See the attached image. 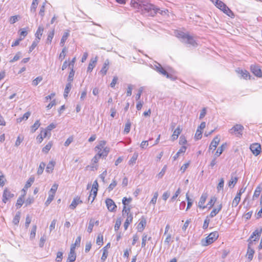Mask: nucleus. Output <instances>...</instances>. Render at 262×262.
I'll use <instances>...</instances> for the list:
<instances>
[{"instance_id":"f257e3e1","label":"nucleus","mask_w":262,"mask_h":262,"mask_svg":"<svg viewBox=\"0 0 262 262\" xmlns=\"http://www.w3.org/2000/svg\"><path fill=\"white\" fill-rule=\"evenodd\" d=\"M145 11L152 16L155 15L157 13L162 14L163 11L160 12V9L157 8L155 5L149 3L147 1H144L141 11Z\"/></svg>"},{"instance_id":"f03ea898","label":"nucleus","mask_w":262,"mask_h":262,"mask_svg":"<svg viewBox=\"0 0 262 262\" xmlns=\"http://www.w3.org/2000/svg\"><path fill=\"white\" fill-rule=\"evenodd\" d=\"M219 234L217 231L211 232L205 238L201 241L203 246H207L214 243L219 237Z\"/></svg>"},{"instance_id":"7ed1b4c3","label":"nucleus","mask_w":262,"mask_h":262,"mask_svg":"<svg viewBox=\"0 0 262 262\" xmlns=\"http://www.w3.org/2000/svg\"><path fill=\"white\" fill-rule=\"evenodd\" d=\"M106 151L103 153L96 154L92 159V165L88 166L87 168H89L91 171L96 170L98 169V163L100 158H106Z\"/></svg>"},{"instance_id":"20e7f679","label":"nucleus","mask_w":262,"mask_h":262,"mask_svg":"<svg viewBox=\"0 0 262 262\" xmlns=\"http://www.w3.org/2000/svg\"><path fill=\"white\" fill-rule=\"evenodd\" d=\"M106 142L104 140L100 141L98 145L95 147V150L97 152V154L103 153L106 151V157L107 156L110 149L108 147L106 146Z\"/></svg>"},{"instance_id":"39448f33","label":"nucleus","mask_w":262,"mask_h":262,"mask_svg":"<svg viewBox=\"0 0 262 262\" xmlns=\"http://www.w3.org/2000/svg\"><path fill=\"white\" fill-rule=\"evenodd\" d=\"M99 185L97 180L94 181L92 187L88 197V200L92 203L95 199L97 191L98 190Z\"/></svg>"},{"instance_id":"423d86ee","label":"nucleus","mask_w":262,"mask_h":262,"mask_svg":"<svg viewBox=\"0 0 262 262\" xmlns=\"http://www.w3.org/2000/svg\"><path fill=\"white\" fill-rule=\"evenodd\" d=\"M244 126L241 124L234 125L230 130V133L237 137H241L243 134Z\"/></svg>"},{"instance_id":"0eeeda50","label":"nucleus","mask_w":262,"mask_h":262,"mask_svg":"<svg viewBox=\"0 0 262 262\" xmlns=\"http://www.w3.org/2000/svg\"><path fill=\"white\" fill-rule=\"evenodd\" d=\"M132 201V198L131 197L126 198L124 197L122 199V202L123 205L122 213L124 212H128L130 211L131 207L130 206V204Z\"/></svg>"},{"instance_id":"6e6552de","label":"nucleus","mask_w":262,"mask_h":262,"mask_svg":"<svg viewBox=\"0 0 262 262\" xmlns=\"http://www.w3.org/2000/svg\"><path fill=\"white\" fill-rule=\"evenodd\" d=\"M13 196L14 194L11 192L9 189L5 188L3 193L2 201L4 203L6 204Z\"/></svg>"},{"instance_id":"1a4fd4ad","label":"nucleus","mask_w":262,"mask_h":262,"mask_svg":"<svg viewBox=\"0 0 262 262\" xmlns=\"http://www.w3.org/2000/svg\"><path fill=\"white\" fill-rule=\"evenodd\" d=\"M262 233V227H260L259 228H257L253 231V232L251 235L249 241V244H251L252 241H257L258 240L261 234Z\"/></svg>"},{"instance_id":"9d476101","label":"nucleus","mask_w":262,"mask_h":262,"mask_svg":"<svg viewBox=\"0 0 262 262\" xmlns=\"http://www.w3.org/2000/svg\"><path fill=\"white\" fill-rule=\"evenodd\" d=\"M123 215H126V218L125 222L124 223L123 226L124 230H126L127 229L129 225L132 223L133 220V215L130 211L128 212H124L122 213Z\"/></svg>"},{"instance_id":"9b49d317","label":"nucleus","mask_w":262,"mask_h":262,"mask_svg":"<svg viewBox=\"0 0 262 262\" xmlns=\"http://www.w3.org/2000/svg\"><path fill=\"white\" fill-rule=\"evenodd\" d=\"M105 204L108 210L110 212H115L117 210V205L114 201L110 198L105 200Z\"/></svg>"},{"instance_id":"f8f14e48","label":"nucleus","mask_w":262,"mask_h":262,"mask_svg":"<svg viewBox=\"0 0 262 262\" xmlns=\"http://www.w3.org/2000/svg\"><path fill=\"white\" fill-rule=\"evenodd\" d=\"M250 69L251 72L257 77H262V70L259 66L257 64H252L250 66Z\"/></svg>"},{"instance_id":"ddd939ff","label":"nucleus","mask_w":262,"mask_h":262,"mask_svg":"<svg viewBox=\"0 0 262 262\" xmlns=\"http://www.w3.org/2000/svg\"><path fill=\"white\" fill-rule=\"evenodd\" d=\"M245 189L241 188L237 193L234 199L232 200L231 204L232 207H236L238 205L241 199V195L242 193L245 192Z\"/></svg>"},{"instance_id":"4468645a","label":"nucleus","mask_w":262,"mask_h":262,"mask_svg":"<svg viewBox=\"0 0 262 262\" xmlns=\"http://www.w3.org/2000/svg\"><path fill=\"white\" fill-rule=\"evenodd\" d=\"M250 149L252 154L255 156H258L261 151V145L257 143L252 144L250 146Z\"/></svg>"},{"instance_id":"2eb2a0df","label":"nucleus","mask_w":262,"mask_h":262,"mask_svg":"<svg viewBox=\"0 0 262 262\" xmlns=\"http://www.w3.org/2000/svg\"><path fill=\"white\" fill-rule=\"evenodd\" d=\"M82 203L83 201L80 196L77 195L73 198L71 204L69 205V208L71 209L74 210L78 205L81 204Z\"/></svg>"},{"instance_id":"dca6fc26","label":"nucleus","mask_w":262,"mask_h":262,"mask_svg":"<svg viewBox=\"0 0 262 262\" xmlns=\"http://www.w3.org/2000/svg\"><path fill=\"white\" fill-rule=\"evenodd\" d=\"M208 198V194L206 192L203 193L199 200L198 202V207L202 209H204L207 207L206 205H205V203L206 200Z\"/></svg>"},{"instance_id":"f3484780","label":"nucleus","mask_w":262,"mask_h":262,"mask_svg":"<svg viewBox=\"0 0 262 262\" xmlns=\"http://www.w3.org/2000/svg\"><path fill=\"white\" fill-rule=\"evenodd\" d=\"M223 208V204L222 203H220L217 204L215 206H214L212 210L211 211L209 217L212 218L215 216L222 210Z\"/></svg>"},{"instance_id":"a211bd4d","label":"nucleus","mask_w":262,"mask_h":262,"mask_svg":"<svg viewBox=\"0 0 262 262\" xmlns=\"http://www.w3.org/2000/svg\"><path fill=\"white\" fill-rule=\"evenodd\" d=\"M144 1L142 0H131L130 6L134 9L138 10H142V6L143 5Z\"/></svg>"},{"instance_id":"6ab92c4d","label":"nucleus","mask_w":262,"mask_h":262,"mask_svg":"<svg viewBox=\"0 0 262 262\" xmlns=\"http://www.w3.org/2000/svg\"><path fill=\"white\" fill-rule=\"evenodd\" d=\"M98 61V57L95 56V57L91 58L88 68L87 72L91 73L94 68L96 67Z\"/></svg>"},{"instance_id":"aec40b11","label":"nucleus","mask_w":262,"mask_h":262,"mask_svg":"<svg viewBox=\"0 0 262 262\" xmlns=\"http://www.w3.org/2000/svg\"><path fill=\"white\" fill-rule=\"evenodd\" d=\"M146 225V219L145 216H142L139 220V222L137 225V229L138 232H142L145 229Z\"/></svg>"},{"instance_id":"412c9836","label":"nucleus","mask_w":262,"mask_h":262,"mask_svg":"<svg viewBox=\"0 0 262 262\" xmlns=\"http://www.w3.org/2000/svg\"><path fill=\"white\" fill-rule=\"evenodd\" d=\"M236 72L239 74L241 77L244 79H250L251 78L250 73L246 70L238 68L236 70Z\"/></svg>"},{"instance_id":"4be33fe9","label":"nucleus","mask_w":262,"mask_h":262,"mask_svg":"<svg viewBox=\"0 0 262 262\" xmlns=\"http://www.w3.org/2000/svg\"><path fill=\"white\" fill-rule=\"evenodd\" d=\"M220 142V137L219 135L216 136L211 142L209 146V150L214 151Z\"/></svg>"},{"instance_id":"5701e85b","label":"nucleus","mask_w":262,"mask_h":262,"mask_svg":"<svg viewBox=\"0 0 262 262\" xmlns=\"http://www.w3.org/2000/svg\"><path fill=\"white\" fill-rule=\"evenodd\" d=\"M182 132V127L181 126H178L173 132V133L171 136V139L172 141L176 140L179 135Z\"/></svg>"},{"instance_id":"b1692460","label":"nucleus","mask_w":262,"mask_h":262,"mask_svg":"<svg viewBox=\"0 0 262 262\" xmlns=\"http://www.w3.org/2000/svg\"><path fill=\"white\" fill-rule=\"evenodd\" d=\"M110 63V62L109 60L106 59L105 61L102 68H101V69L100 71V73L102 75V76H104L106 74L107 72L109 69Z\"/></svg>"},{"instance_id":"393cba45","label":"nucleus","mask_w":262,"mask_h":262,"mask_svg":"<svg viewBox=\"0 0 262 262\" xmlns=\"http://www.w3.org/2000/svg\"><path fill=\"white\" fill-rule=\"evenodd\" d=\"M76 258V254L75 250L70 248V251L68 254L67 262H74Z\"/></svg>"},{"instance_id":"a878e982","label":"nucleus","mask_w":262,"mask_h":262,"mask_svg":"<svg viewBox=\"0 0 262 262\" xmlns=\"http://www.w3.org/2000/svg\"><path fill=\"white\" fill-rule=\"evenodd\" d=\"M187 149V146H181L176 155L172 157L173 160H177L181 155L184 154Z\"/></svg>"},{"instance_id":"bb28decb","label":"nucleus","mask_w":262,"mask_h":262,"mask_svg":"<svg viewBox=\"0 0 262 262\" xmlns=\"http://www.w3.org/2000/svg\"><path fill=\"white\" fill-rule=\"evenodd\" d=\"M44 28L42 26H40L38 27L36 32L35 33V39L40 41L41 37L43 34Z\"/></svg>"},{"instance_id":"cd10ccee","label":"nucleus","mask_w":262,"mask_h":262,"mask_svg":"<svg viewBox=\"0 0 262 262\" xmlns=\"http://www.w3.org/2000/svg\"><path fill=\"white\" fill-rule=\"evenodd\" d=\"M95 224L96 225H98L99 221H95L94 219H91L90 220L89 224L87 229V231L89 233L92 232Z\"/></svg>"},{"instance_id":"c85d7f7f","label":"nucleus","mask_w":262,"mask_h":262,"mask_svg":"<svg viewBox=\"0 0 262 262\" xmlns=\"http://www.w3.org/2000/svg\"><path fill=\"white\" fill-rule=\"evenodd\" d=\"M218 9L220 10H222L224 9V7L226 6V5L223 3L222 1L220 0H210Z\"/></svg>"},{"instance_id":"c756f323","label":"nucleus","mask_w":262,"mask_h":262,"mask_svg":"<svg viewBox=\"0 0 262 262\" xmlns=\"http://www.w3.org/2000/svg\"><path fill=\"white\" fill-rule=\"evenodd\" d=\"M262 191V184H259L255 188L252 196L253 199H257Z\"/></svg>"},{"instance_id":"7c9ffc66","label":"nucleus","mask_w":262,"mask_h":262,"mask_svg":"<svg viewBox=\"0 0 262 262\" xmlns=\"http://www.w3.org/2000/svg\"><path fill=\"white\" fill-rule=\"evenodd\" d=\"M238 181V177L233 174L231 175V179L228 183V185L230 188H233Z\"/></svg>"},{"instance_id":"2f4dec72","label":"nucleus","mask_w":262,"mask_h":262,"mask_svg":"<svg viewBox=\"0 0 262 262\" xmlns=\"http://www.w3.org/2000/svg\"><path fill=\"white\" fill-rule=\"evenodd\" d=\"M47 137H48L47 134L41 129L40 133L36 137V141L38 143H41L43 141V139Z\"/></svg>"},{"instance_id":"473e14b6","label":"nucleus","mask_w":262,"mask_h":262,"mask_svg":"<svg viewBox=\"0 0 262 262\" xmlns=\"http://www.w3.org/2000/svg\"><path fill=\"white\" fill-rule=\"evenodd\" d=\"M175 33L177 37L183 39H186L187 37H189V35L188 33H185L181 31H177Z\"/></svg>"},{"instance_id":"72a5a7b5","label":"nucleus","mask_w":262,"mask_h":262,"mask_svg":"<svg viewBox=\"0 0 262 262\" xmlns=\"http://www.w3.org/2000/svg\"><path fill=\"white\" fill-rule=\"evenodd\" d=\"M56 127V124L52 123L50 124H49L46 128L41 129L44 132H46L47 134V135L48 136V137H50L51 136V131L54 129Z\"/></svg>"},{"instance_id":"f704fd0d","label":"nucleus","mask_w":262,"mask_h":262,"mask_svg":"<svg viewBox=\"0 0 262 262\" xmlns=\"http://www.w3.org/2000/svg\"><path fill=\"white\" fill-rule=\"evenodd\" d=\"M227 146V144L226 143L222 144L216 150L214 154V156L215 157H219L225 150L226 147Z\"/></svg>"},{"instance_id":"c9c22d12","label":"nucleus","mask_w":262,"mask_h":262,"mask_svg":"<svg viewBox=\"0 0 262 262\" xmlns=\"http://www.w3.org/2000/svg\"><path fill=\"white\" fill-rule=\"evenodd\" d=\"M222 11L232 18L234 17V13L227 6V5L224 7V9L222 10Z\"/></svg>"},{"instance_id":"e433bc0d","label":"nucleus","mask_w":262,"mask_h":262,"mask_svg":"<svg viewBox=\"0 0 262 262\" xmlns=\"http://www.w3.org/2000/svg\"><path fill=\"white\" fill-rule=\"evenodd\" d=\"M28 32V28L20 29L18 31L19 38L23 40L27 35Z\"/></svg>"},{"instance_id":"4c0bfd02","label":"nucleus","mask_w":262,"mask_h":262,"mask_svg":"<svg viewBox=\"0 0 262 262\" xmlns=\"http://www.w3.org/2000/svg\"><path fill=\"white\" fill-rule=\"evenodd\" d=\"M254 253V250L250 248V245L249 244L246 256L249 260H251L252 259Z\"/></svg>"},{"instance_id":"58836bf2","label":"nucleus","mask_w":262,"mask_h":262,"mask_svg":"<svg viewBox=\"0 0 262 262\" xmlns=\"http://www.w3.org/2000/svg\"><path fill=\"white\" fill-rule=\"evenodd\" d=\"M25 198L23 196H20L18 197L15 204V206L17 209L20 208L24 204H25Z\"/></svg>"},{"instance_id":"ea45409f","label":"nucleus","mask_w":262,"mask_h":262,"mask_svg":"<svg viewBox=\"0 0 262 262\" xmlns=\"http://www.w3.org/2000/svg\"><path fill=\"white\" fill-rule=\"evenodd\" d=\"M53 142L52 141H49L42 148V151L45 154L49 152L50 150L51 149L53 146Z\"/></svg>"},{"instance_id":"a19ab883","label":"nucleus","mask_w":262,"mask_h":262,"mask_svg":"<svg viewBox=\"0 0 262 262\" xmlns=\"http://www.w3.org/2000/svg\"><path fill=\"white\" fill-rule=\"evenodd\" d=\"M55 165V162L53 161H51L48 164L47 166L46 167V171L48 173H51V172H52V171H53V170L54 169Z\"/></svg>"},{"instance_id":"79ce46f5","label":"nucleus","mask_w":262,"mask_h":262,"mask_svg":"<svg viewBox=\"0 0 262 262\" xmlns=\"http://www.w3.org/2000/svg\"><path fill=\"white\" fill-rule=\"evenodd\" d=\"M216 201H217V198L216 196H211L210 198L209 201H208V203L206 205L207 207H208V208L209 209L212 208L213 207L214 205L215 204V203H216Z\"/></svg>"},{"instance_id":"37998d69","label":"nucleus","mask_w":262,"mask_h":262,"mask_svg":"<svg viewBox=\"0 0 262 262\" xmlns=\"http://www.w3.org/2000/svg\"><path fill=\"white\" fill-rule=\"evenodd\" d=\"M179 144L181 146H187V147H188V142H187V140L185 136L182 135L180 137Z\"/></svg>"},{"instance_id":"c03bdc74","label":"nucleus","mask_w":262,"mask_h":262,"mask_svg":"<svg viewBox=\"0 0 262 262\" xmlns=\"http://www.w3.org/2000/svg\"><path fill=\"white\" fill-rule=\"evenodd\" d=\"M35 178L33 176L30 177L27 181L24 187L25 188H29L34 182Z\"/></svg>"},{"instance_id":"a18cd8bd","label":"nucleus","mask_w":262,"mask_h":262,"mask_svg":"<svg viewBox=\"0 0 262 262\" xmlns=\"http://www.w3.org/2000/svg\"><path fill=\"white\" fill-rule=\"evenodd\" d=\"M30 115L31 113L30 112H27L25 113L23 117L18 118L16 119L17 122L20 123L23 120H27L30 116Z\"/></svg>"},{"instance_id":"49530a36","label":"nucleus","mask_w":262,"mask_h":262,"mask_svg":"<svg viewBox=\"0 0 262 262\" xmlns=\"http://www.w3.org/2000/svg\"><path fill=\"white\" fill-rule=\"evenodd\" d=\"M80 243H81V237L80 236H78L75 241V243L74 244H72L71 246V249H74L75 250V249H76V247H79L80 245Z\"/></svg>"},{"instance_id":"de8ad7c7","label":"nucleus","mask_w":262,"mask_h":262,"mask_svg":"<svg viewBox=\"0 0 262 262\" xmlns=\"http://www.w3.org/2000/svg\"><path fill=\"white\" fill-rule=\"evenodd\" d=\"M40 123L39 120H36L33 125L31 126V133H34L40 126Z\"/></svg>"},{"instance_id":"09e8293b","label":"nucleus","mask_w":262,"mask_h":262,"mask_svg":"<svg viewBox=\"0 0 262 262\" xmlns=\"http://www.w3.org/2000/svg\"><path fill=\"white\" fill-rule=\"evenodd\" d=\"M38 3L39 0H33L30 8V10L31 12H35L36 11Z\"/></svg>"},{"instance_id":"8fccbe9b","label":"nucleus","mask_w":262,"mask_h":262,"mask_svg":"<svg viewBox=\"0 0 262 262\" xmlns=\"http://www.w3.org/2000/svg\"><path fill=\"white\" fill-rule=\"evenodd\" d=\"M69 36V32H66L64 33L63 35L62 36V37L61 39L60 42L61 46H62V47L64 46V43Z\"/></svg>"},{"instance_id":"3c124183","label":"nucleus","mask_w":262,"mask_h":262,"mask_svg":"<svg viewBox=\"0 0 262 262\" xmlns=\"http://www.w3.org/2000/svg\"><path fill=\"white\" fill-rule=\"evenodd\" d=\"M186 39L187 40L188 43L191 45L192 46H195L197 45V43L195 41V40L194 39L193 36H192L190 34L189 35V37H187Z\"/></svg>"},{"instance_id":"603ef678","label":"nucleus","mask_w":262,"mask_h":262,"mask_svg":"<svg viewBox=\"0 0 262 262\" xmlns=\"http://www.w3.org/2000/svg\"><path fill=\"white\" fill-rule=\"evenodd\" d=\"M46 164L43 162H41L39 165V167L37 169V173L38 175H40L42 173L43 170L45 169V167Z\"/></svg>"},{"instance_id":"864d4df0","label":"nucleus","mask_w":262,"mask_h":262,"mask_svg":"<svg viewBox=\"0 0 262 262\" xmlns=\"http://www.w3.org/2000/svg\"><path fill=\"white\" fill-rule=\"evenodd\" d=\"M39 42V41L35 39V40H34L32 42L31 45L29 47V53L32 52L34 50V49L37 46Z\"/></svg>"},{"instance_id":"5fc2aeb1","label":"nucleus","mask_w":262,"mask_h":262,"mask_svg":"<svg viewBox=\"0 0 262 262\" xmlns=\"http://www.w3.org/2000/svg\"><path fill=\"white\" fill-rule=\"evenodd\" d=\"M71 83H68L67 85H66V86L64 89V97L65 98H67L68 96V94L71 90Z\"/></svg>"},{"instance_id":"6e6d98bb","label":"nucleus","mask_w":262,"mask_h":262,"mask_svg":"<svg viewBox=\"0 0 262 262\" xmlns=\"http://www.w3.org/2000/svg\"><path fill=\"white\" fill-rule=\"evenodd\" d=\"M58 185L57 183H54L52 186L51 188L49 191V193L53 194L54 195H55L56 192L58 189Z\"/></svg>"},{"instance_id":"4d7b16f0","label":"nucleus","mask_w":262,"mask_h":262,"mask_svg":"<svg viewBox=\"0 0 262 262\" xmlns=\"http://www.w3.org/2000/svg\"><path fill=\"white\" fill-rule=\"evenodd\" d=\"M157 71L162 74V75L166 76L167 77H169V75L168 73L166 72V71L161 66L160 67H158L157 68Z\"/></svg>"},{"instance_id":"13d9d810","label":"nucleus","mask_w":262,"mask_h":262,"mask_svg":"<svg viewBox=\"0 0 262 262\" xmlns=\"http://www.w3.org/2000/svg\"><path fill=\"white\" fill-rule=\"evenodd\" d=\"M96 244L99 246H102L103 244V236L102 234H99L96 239Z\"/></svg>"},{"instance_id":"bf43d9fd","label":"nucleus","mask_w":262,"mask_h":262,"mask_svg":"<svg viewBox=\"0 0 262 262\" xmlns=\"http://www.w3.org/2000/svg\"><path fill=\"white\" fill-rule=\"evenodd\" d=\"M121 222H122V220L120 217H119L116 220V223H115V224L114 226V229L116 231H118L119 229L120 226L121 225Z\"/></svg>"},{"instance_id":"052dcab7","label":"nucleus","mask_w":262,"mask_h":262,"mask_svg":"<svg viewBox=\"0 0 262 262\" xmlns=\"http://www.w3.org/2000/svg\"><path fill=\"white\" fill-rule=\"evenodd\" d=\"M20 212H18L13 219V223L15 225H18L19 222Z\"/></svg>"},{"instance_id":"680f3d73","label":"nucleus","mask_w":262,"mask_h":262,"mask_svg":"<svg viewBox=\"0 0 262 262\" xmlns=\"http://www.w3.org/2000/svg\"><path fill=\"white\" fill-rule=\"evenodd\" d=\"M54 35V30H53L51 31H50L48 35V37L47 38V43H51L52 40V39Z\"/></svg>"},{"instance_id":"e2e57ef3","label":"nucleus","mask_w":262,"mask_h":262,"mask_svg":"<svg viewBox=\"0 0 262 262\" xmlns=\"http://www.w3.org/2000/svg\"><path fill=\"white\" fill-rule=\"evenodd\" d=\"M75 74V71L73 70V69H71V71L69 73L68 78V81H69L68 83H71V82L73 81L74 79V76Z\"/></svg>"},{"instance_id":"0e129e2a","label":"nucleus","mask_w":262,"mask_h":262,"mask_svg":"<svg viewBox=\"0 0 262 262\" xmlns=\"http://www.w3.org/2000/svg\"><path fill=\"white\" fill-rule=\"evenodd\" d=\"M67 49L66 47L63 48L61 52L60 53L58 58L60 61H62L66 56Z\"/></svg>"},{"instance_id":"69168bd1","label":"nucleus","mask_w":262,"mask_h":262,"mask_svg":"<svg viewBox=\"0 0 262 262\" xmlns=\"http://www.w3.org/2000/svg\"><path fill=\"white\" fill-rule=\"evenodd\" d=\"M34 201V199L33 196H29L25 201V206H28L32 204Z\"/></svg>"},{"instance_id":"338daca9","label":"nucleus","mask_w":262,"mask_h":262,"mask_svg":"<svg viewBox=\"0 0 262 262\" xmlns=\"http://www.w3.org/2000/svg\"><path fill=\"white\" fill-rule=\"evenodd\" d=\"M202 133L203 131L198 128L194 135L195 139L196 140L200 139L202 137Z\"/></svg>"},{"instance_id":"774afa93","label":"nucleus","mask_w":262,"mask_h":262,"mask_svg":"<svg viewBox=\"0 0 262 262\" xmlns=\"http://www.w3.org/2000/svg\"><path fill=\"white\" fill-rule=\"evenodd\" d=\"M63 258V253L60 251L57 252L55 260L56 262H61Z\"/></svg>"}]
</instances>
